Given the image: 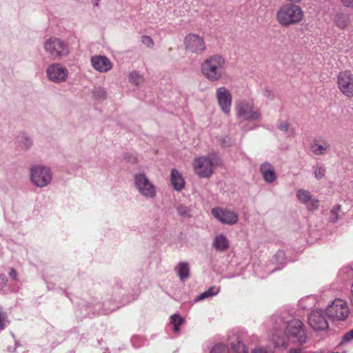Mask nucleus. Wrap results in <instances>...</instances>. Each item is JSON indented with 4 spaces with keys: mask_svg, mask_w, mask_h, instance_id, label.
I'll return each instance as SVG.
<instances>
[{
    "mask_svg": "<svg viewBox=\"0 0 353 353\" xmlns=\"http://www.w3.org/2000/svg\"><path fill=\"white\" fill-rule=\"evenodd\" d=\"M225 63L223 57L219 54L212 55L201 63V73L209 81L216 82L225 74Z\"/></svg>",
    "mask_w": 353,
    "mask_h": 353,
    "instance_id": "obj_1",
    "label": "nucleus"
},
{
    "mask_svg": "<svg viewBox=\"0 0 353 353\" xmlns=\"http://www.w3.org/2000/svg\"><path fill=\"white\" fill-rule=\"evenodd\" d=\"M304 12L301 8L294 3L282 5L276 12V21L283 27H289L301 22Z\"/></svg>",
    "mask_w": 353,
    "mask_h": 353,
    "instance_id": "obj_2",
    "label": "nucleus"
},
{
    "mask_svg": "<svg viewBox=\"0 0 353 353\" xmlns=\"http://www.w3.org/2000/svg\"><path fill=\"white\" fill-rule=\"evenodd\" d=\"M221 163L219 157L214 153L206 156L196 157L194 159L192 166L194 172L200 178H209L215 168Z\"/></svg>",
    "mask_w": 353,
    "mask_h": 353,
    "instance_id": "obj_3",
    "label": "nucleus"
},
{
    "mask_svg": "<svg viewBox=\"0 0 353 353\" xmlns=\"http://www.w3.org/2000/svg\"><path fill=\"white\" fill-rule=\"evenodd\" d=\"M44 50L53 60L61 59L68 56L70 50L68 43L57 37H51L44 43Z\"/></svg>",
    "mask_w": 353,
    "mask_h": 353,
    "instance_id": "obj_4",
    "label": "nucleus"
},
{
    "mask_svg": "<svg viewBox=\"0 0 353 353\" xmlns=\"http://www.w3.org/2000/svg\"><path fill=\"white\" fill-rule=\"evenodd\" d=\"M30 179L34 185L38 188H44L51 183L52 172L47 166L34 165L30 168Z\"/></svg>",
    "mask_w": 353,
    "mask_h": 353,
    "instance_id": "obj_5",
    "label": "nucleus"
},
{
    "mask_svg": "<svg viewBox=\"0 0 353 353\" xmlns=\"http://www.w3.org/2000/svg\"><path fill=\"white\" fill-rule=\"evenodd\" d=\"M235 109L239 119L254 121L261 119L260 111L252 101H239L236 103Z\"/></svg>",
    "mask_w": 353,
    "mask_h": 353,
    "instance_id": "obj_6",
    "label": "nucleus"
},
{
    "mask_svg": "<svg viewBox=\"0 0 353 353\" xmlns=\"http://www.w3.org/2000/svg\"><path fill=\"white\" fill-rule=\"evenodd\" d=\"M134 181L136 189L142 196L148 199H152L156 196V187L145 174L140 172L134 174Z\"/></svg>",
    "mask_w": 353,
    "mask_h": 353,
    "instance_id": "obj_7",
    "label": "nucleus"
},
{
    "mask_svg": "<svg viewBox=\"0 0 353 353\" xmlns=\"http://www.w3.org/2000/svg\"><path fill=\"white\" fill-rule=\"evenodd\" d=\"M185 49L190 53L201 54L206 50L205 41L197 34L190 33L184 38Z\"/></svg>",
    "mask_w": 353,
    "mask_h": 353,
    "instance_id": "obj_8",
    "label": "nucleus"
},
{
    "mask_svg": "<svg viewBox=\"0 0 353 353\" xmlns=\"http://www.w3.org/2000/svg\"><path fill=\"white\" fill-rule=\"evenodd\" d=\"M68 76V69L59 63H52L46 68V77L50 82L63 83L66 81Z\"/></svg>",
    "mask_w": 353,
    "mask_h": 353,
    "instance_id": "obj_9",
    "label": "nucleus"
},
{
    "mask_svg": "<svg viewBox=\"0 0 353 353\" xmlns=\"http://www.w3.org/2000/svg\"><path fill=\"white\" fill-rule=\"evenodd\" d=\"M337 83L343 95L353 97V73L350 70L341 72L337 77Z\"/></svg>",
    "mask_w": 353,
    "mask_h": 353,
    "instance_id": "obj_10",
    "label": "nucleus"
},
{
    "mask_svg": "<svg viewBox=\"0 0 353 353\" xmlns=\"http://www.w3.org/2000/svg\"><path fill=\"white\" fill-rule=\"evenodd\" d=\"M216 98L221 111L229 114L232 106V94L225 87H220L216 90Z\"/></svg>",
    "mask_w": 353,
    "mask_h": 353,
    "instance_id": "obj_11",
    "label": "nucleus"
},
{
    "mask_svg": "<svg viewBox=\"0 0 353 353\" xmlns=\"http://www.w3.org/2000/svg\"><path fill=\"white\" fill-rule=\"evenodd\" d=\"M287 334L296 339L299 343H303L306 339V335L303 323L298 319H293L288 323Z\"/></svg>",
    "mask_w": 353,
    "mask_h": 353,
    "instance_id": "obj_12",
    "label": "nucleus"
},
{
    "mask_svg": "<svg viewBox=\"0 0 353 353\" xmlns=\"http://www.w3.org/2000/svg\"><path fill=\"white\" fill-rule=\"evenodd\" d=\"M350 315V308L347 303L341 299L332 301V319L345 321Z\"/></svg>",
    "mask_w": 353,
    "mask_h": 353,
    "instance_id": "obj_13",
    "label": "nucleus"
},
{
    "mask_svg": "<svg viewBox=\"0 0 353 353\" xmlns=\"http://www.w3.org/2000/svg\"><path fill=\"white\" fill-rule=\"evenodd\" d=\"M296 196L299 201L305 205L308 210H314L318 208L319 205V199L308 190L303 188L299 189L296 191Z\"/></svg>",
    "mask_w": 353,
    "mask_h": 353,
    "instance_id": "obj_14",
    "label": "nucleus"
},
{
    "mask_svg": "<svg viewBox=\"0 0 353 353\" xmlns=\"http://www.w3.org/2000/svg\"><path fill=\"white\" fill-rule=\"evenodd\" d=\"M308 323L314 330H323L328 327V323L321 310L312 311L308 317Z\"/></svg>",
    "mask_w": 353,
    "mask_h": 353,
    "instance_id": "obj_15",
    "label": "nucleus"
},
{
    "mask_svg": "<svg viewBox=\"0 0 353 353\" xmlns=\"http://www.w3.org/2000/svg\"><path fill=\"white\" fill-rule=\"evenodd\" d=\"M90 61L93 68L100 72H107L112 68V62L105 56H94Z\"/></svg>",
    "mask_w": 353,
    "mask_h": 353,
    "instance_id": "obj_16",
    "label": "nucleus"
},
{
    "mask_svg": "<svg viewBox=\"0 0 353 353\" xmlns=\"http://www.w3.org/2000/svg\"><path fill=\"white\" fill-rule=\"evenodd\" d=\"M213 217L219 221H237V214L227 208H214L212 209Z\"/></svg>",
    "mask_w": 353,
    "mask_h": 353,
    "instance_id": "obj_17",
    "label": "nucleus"
},
{
    "mask_svg": "<svg viewBox=\"0 0 353 353\" xmlns=\"http://www.w3.org/2000/svg\"><path fill=\"white\" fill-rule=\"evenodd\" d=\"M260 172L264 181L268 183H273L276 179V174L273 166L268 162H265L260 166Z\"/></svg>",
    "mask_w": 353,
    "mask_h": 353,
    "instance_id": "obj_18",
    "label": "nucleus"
},
{
    "mask_svg": "<svg viewBox=\"0 0 353 353\" xmlns=\"http://www.w3.org/2000/svg\"><path fill=\"white\" fill-rule=\"evenodd\" d=\"M212 246L218 252H224L229 248V241L225 236L217 235L214 239Z\"/></svg>",
    "mask_w": 353,
    "mask_h": 353,
    "instance_id": "obj_19",
    "label": "nucleus"
},
{
    "mask_svg": "<svg viewBox=\"0 0 353 353\" xmlns=\"http://www.w3.org/2000/svg\"><path fill=\"white\" fill-rule=\"evenodd\" d=\"M16 144L21 150H28L32 147L33 142L31 137L24 133H21L17 137Z\"/></svg>",
    "mask_w": 353,
    "mask_h": 353,
    "instance_id": "obj_20",
    "label": "nucleus"
},
{
    "mask_svg": "<svg viewBox=\"0 0 353 353\" xmlns=\"http://www.w3.org/2000/svg\"><path fill=\"white\" fill-rule=\"evenodd\" d=\"M171 183L176 190H181L184 188V180L181 174L176 170L171 172Z\"/></svg>",
    "mask_w": 353,
    "mask_h": 353,
    "instance_id": "obj_21",
    "label": "nucleus"
},
{
    "mask_svg": "<svg viewBox=\"0 0 353 353\" xmlns=\"http://www.w3.org/2000/svg\"><path fill=\"white\" fill-rule=\"evenodd\" d=\"M176 272L180 280L186 279L190 276L189 265L185 262L179 263L176 268Z\"/></svg>",
    "mask_w": 353,
    "mask_h": 353,
    "instance_id": "obj_22",
    "label": "nucleus"
},
{
    "mask_svg": "<svg viewBox=\"0 0 353 353\" xmlns=\"http://www.w3.org/2000/svg\"><path fill=\"white\" fill-rule=\"evenodd\" d=\"M328 150V145L314 141L311 145V150L315 155H322Z\"/></svg>",
    "mask_w": 353,
    "mask_h": 353,
    "instance_id": "obj_23",
    "label": "nucleus"
},
{
    "mask_svg": "<svg viewBox=\"0 0 353 353\" xmlns=\"http://www.w3.org/2000/svg\"><path fill=\"white\" fill-rule=\"evenodd\" d=\"M219 292V288L215 286L210 288L208 290L201 293L197 298L196 301L203 300L205 299L216 295Z\"/></svg>",
    "mask_w": 353,
    "mask_h": 353,
    "instance_id": "obj_24",
    "label": "nucleus"
},
{
    "mask_svg": "<svg viewBox=\"0 0 353 353\" xmlns=\"http://www.w3.org/2000/svg\"><path fill=\"white\" fill-rule=\"evenodd\" d=\"M129 81L138 86L144 81V78L137 71H132L129 74Z\"/></svg>",
    "mask_w": 353,
    "mask_h": 353,
    "instance_id": "obj_25",
    "label": "nucleus"
},
{
    "mask_svg": "<svg viewBox=\"0 0 353 353\" xmlns=\"http://www.w3.org/2000/svg\"><path fill=\"white\" fill-rule=\"evenodd\" d=\"M92 94L95 99H104L106 97L105 89L102 87H95L93 89Z\"/></svg>",
    "mask_w": 353,
    "mask_h": 353,
    "instance_id": "obj_26",
    "label": "nucleus"
},
{
    "mask_svg": "<svg viewBox=\"0 0 353 353\" xmlns=\"http://www.w3.org/2000/svg\"><path fill=\"white\" fill-rule=\"evenodd\" d=\"M172 323L174 325V331L178 332L179 331V326L183 323V319L178 314H173L171 316Z\"/></svg>",
    "mask_w": 353,
    "mask_h": 353,
    "instance_id": "obj_27",
    "label": "nucleus"
},
{
    "mask_svg": "<svg viewBox=\"0 0 353 353\" xmlns=\"http://www.w3.org/2000/svg\"><path fill=\"white\" fill-rule=\"evenodd\" d=\"M210 353H230V351L226 345L222 343H219L212 347Z\"/></svg>",
    "mask_w": 353,
    "mask_h": 353,
    "instance_id": "obj_28",
    "label": "nucleus"
},
{
    "mask_svg": "<svg viewBox=\"0 0 353 353\" xmlns=\"http://www.w3.org/2000/svg\"><path fill=\"white\" fill-rule=\"evenodd\" d=\"M232 348L235 353H248L244 344L241 341H237L236 343L233 344Z\"/></svg>",
    "mask_w": 353,
    "mask_h": 353,
    "instance_id": "obj_29",
    "label": "nucleus"
},
{
    "mask_svg": "<svg viewBox=\"0 0 353 353\" xmlns=\"http://www.w3.org/2000/svg\"><path fill=\"white\" fill-rule=\"evenodd\" d=\"M178 212L184 218L190 217V210L188 207L181 205L177 208Z\"/></svg>",
    "mask_w": 353,
    "mask_h": 353,
    "instance_id": "obj_30",
    "label": "nucleus"
},
{
    "mask_svg": "<svg viewBox=\"0 0 353 353\" xmlns=\"http://www.w3.org/2000/svg\"><path fill=\"white\" fill-rule=\"evenodd\" d=\"M277 128L281 131L288 132L289 130V123L287 121L279 120L278 121Z\"/></svg>",
    "mask_w": 353,
    "mask_h": 353,
    "instance_id": "obj_31",
    "label": "nucleus"
},
{
    "mask_svg": "<svg viewBox=\"0 0 353 353\" xmlns=\"http://www.w3.org/2000/svg\"><path fill=\"white\" fill-rule=\"evenodd\" d=\"M325 173V170L323 166H317L314 170V174L317 179H322Z\"/></svg>",
    "mask_w": 353,
    "mask_h": 353,
    "instance_id": "obj_32",
    "label": "nucleus"
},
{
    "mask_svg": "<svg viewBox=\"0 0 353 353\" xmlns=\"http://www.w3.org/2000/svg\"><path fill=\"white\" fill-rule=\"evenodd\" d=\"M219 145L223 148H227L232 145V141L230 138L225 137L219 139Z\"/></svg>",
    "mask_w": 353,
    "mask_h": 353,
    "instance_id": "obj_33",
    "label": "nucleus"
},
{
    "mask_svg": "<svg viewBox=\"0 0 353 353\" xmlns=\"http://www.w3.org/2000/svg\"><path fill=\"white\" fill-rule=\"evenodd\" d=\"M252 353H274L273 350L268 347H257L253 351Z\"/></svg>",
    "mask_w": 353,
    "mask_h": 353,
    "instance_id": "obj_34",
    "label": "nucleus"
},
{
    "mask_svg": "<svg viewBox=\"0 0 353 353\" xmlns=\"http://www.w3.org/2000/svg\"><path fill=\"white\" fill-rule=\"evenodd\" d=\"M8 323V321L7 320V316L5 313H3L0 310V327L1 329H3L4 327L6 326V325Z\"/></svg>",
    "mask_w": 353,
    "mask_h": 353,
    "instance_id": "obj_35",
    "label": "nucleus"
},
{
    "mask_svg": "<svg viewBox=\"0 0 353 353\" xmlns=\"http://www.w3.org/2000/svg\"><path fill=\"white\" fill-rule=\"evenodd\" d=\"M353 340V329L346 332L343 338H342V343H347Z\"/></svg>",
    "mask_w": 353,
    "mask_h": 353,
    "instance_id": "obj_36",
    "label": "nucleus"
},
{
    "mask_svg": "<svg viewBox=\"0 0 353 353\" xmlns=\"http://www.w3.org/2000/svg\"><path fill=\"white\" fill-rule=\"evenodd\" d=\"M141 41L147 47H151L153 45V41L149 36H143L141 37Z\"/></svg>",
    "mask_w": 353,
    "mask_h": 353,
    "instance_id": "obj_37",
    "label": "nucleus"
},
{
    "mask_svg": "<svg viewBox=\"0 0 353 353\" xmlns=\"http://www.w3.org/2000/svg\"><path fill=\"white\" fill-rule=\"evenodd\" d=\"M274 257L276 261H278L280 263H282L285 259V253L284 252L279 250L276 252Z\"/></svg>",
    "mask_w": 353,
    "mask_h": 353,
    "instance_id": "obj_38",
    "label": "nucleus"
},
{
    "mask_svg": "<svg viewBox=\"0 0 353 353\" xmlns=\"http://www.w3.org/2000/svg\"><path fill=\"white\" fill-rule=\"evenodd\" d=\"M9 276L13 279L17 280V273L16 270L14 268L10 269L9 272Z\"/></svg>",
    "mask_w": 353,
    "mask_h": 353,
    "instance_id": "obj_39",
    "label": "nucleus"
},
{
    "mask_svg": "<svg viewBox=\"0 0 353 353\" xmlns=\"http://www.w3.org/2000/svg\"><path fill=\"white\" fill-rule=\"evenodd\" d=\"M342 2L343 3V5L347 7L353 6V0H342Z\"/></svg>",
    "mask_w": 353,
    "mask_h": 353,
    "instance_id": "obj_40",
    "label": "nucleus"
},
{
    "mask_svg": "<svg viewBox=\"0 0 353 353\" xmlns=\"http://www.w3.org/2000/svg\"><path fill=\"white\" fill-rule=\"evenodd\" d=\"M7 282L6 276L3 274L0 275V284L1 286L4 285Z\"/></svg>",
    "mask_w": 353,
    "mask_h": 353,
    "instance_id": "obj_41",
    "label": "nucleus"
},
{
    "mask_svg": "<svg viewBox=\"0 0 353 353\" xmlns=\"http://www.w3.org/2000/svg\"><path fill=\"white\" fill-rule=\"evenodd\" d=\"M289 353H303V351L301 349H291L289 352Z\"/></svg>",
    "mask_w": 353,
    "mask_h": 353,
    "instance_id": "obj_42",
    "label": "nucleus"
},
{
    "mask_svg": "<svg viewBox=\"0 0 353 353\" xmlns=\"http://www.w3.org/2000/svg\"><path fill=\"white\" fill-rule=\"evenodd\" d=\"M265 96L270 99H272L274 97L273 94L270 91L265 92Z\"/></svg>",
    "mask_w": 353,
    "mask_h": 353,
    "instance_id": "obj_43",
    "label": "nucleus"
},
{
    "mask_svg": "<svg viewBox=\"0 0 353 353\" xmlns=\"http://www.w3.org/2000/svg\"><path fill=\"white\" fill-rule=\"evenodd\" d=\"M272 340L274 341V343H275V346L276 347L280 346V343L278 341H276L274 339H272Z\"/></svg>",
    "mask_w": 353,
    "mask_h": 353,
    "instance_id": "obj_44",
    "label": "nucleus"
},
{
    "mask_svg": "<svg viewBox=\"0 0 353 353\" xmlns=\"http://www.w3.org/2000/svg\"><path fill=\"white\" fill-rule=\"evenodd\" d=\"M99 0H96V1H94V5L95 6H99Z\"/></svg>",
    "mask_w": 353,
    "mask_h": 353,
    "instance_id": "obj_45",
    "label": "nucleus"
},
{
    "mask_svg": "<svg viewBox=\"0 0 353 353\" xmlns=\"http://www.w3.org/2000/svg\"><path fill=\"white\" fill-rule=\"evenodd\" d=\"M228 223H230V224H233V223H234L235 222L230 221V222H228Z\"/></svg>",
    "mask_w": 353,
    "mask_h": 353,
    "instance_id": "obj_46",
    "label": "nucleus"
},
{
    "mask_svg": "<svg viewBox=\"0 0 353 353\" xmlns=\"http://www.w3.org/2000/svg\"><path fill=\"white\" fill-rule=\"evenodd\" d=\"M281 345H283L285 347H286V345L285 343H282Z\"/></svg>",
    "mask_w": 353,
    "mask_h": 353,
    "instance_id": "obj_47",
    "label": "nucleus"
}]
</instances>
